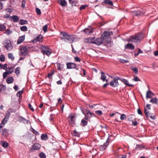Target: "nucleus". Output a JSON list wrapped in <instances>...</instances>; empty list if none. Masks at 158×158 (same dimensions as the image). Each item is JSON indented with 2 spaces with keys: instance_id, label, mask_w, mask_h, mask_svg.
<instances>
[{
  "instance_id": "nucleus-22",
  "label": "nucleus",
  "mask_w": 158,
  "mask_h": 158,
  "mask_svg": "<svg viewBox=\"0 0 158 158\" xmlns=\"http://www.w3.org/2000/svg\"><path fill=\"white\" fill-rule=\"evenodd\" d=\"M58 2L60 5L62 6H66L67 5V3L65 0H59Z\"/></svg>"
},
{
  "instance_id": "nucleus-33",
  "label": "nucleus",
  "mask_w": 158,
  "mask_h": 158,
  "mask_svg": "<svg viewBox=\"0 0 158 158\" xmlns=\"http://www.w3.org/2000/svg\"><path fill=\"white\" fill-rule=\"evenodd\" d=\"M20 23L21 25L26 24L27 23V21L23 19H20Z\"/></svg>"
},
{
  "instance_id": "nucleus-31",
  "label": "nucleus",
  "mask_w": 158,
  "mask_h": 158,
  "mask_svg": "<svg viewBox=\"0 0 158 158\" xmlns=\"http://www.w3.org/2000/svg\"><path fill=\"white\" fill-rule=\"evenodd\" d=\"M41 139L42 140H47L48 139L47 135L42 134L41 136Z\"/></svg>"
},
{
  "instance_id": "nucleus-9",
  "label": "nucleus",
  "mask_w": 158,
  "mask_h": 158,
  "mask_svg": "<svg viewBox=\"0 0 158 158\" xmlns=\"http://www.w3.org/2000/svg\"><path fill=\"white\" fill-rule=\"evenodd\" d=\"M85 33L89 35L93 32V28L91 27L86 28L84 30Z\"/></svg>"
},
{
  "instance_id": "nucleus-58",
  "label": "nucleus",
  "mask_w": 158,
  "mask_h": 158,
  "mask_svg": "<svg viewBox=\"0 0 158 158\" xmlns=\"http://www.w3.org/2000/svg\"><path fill=\"white\" fill-rule=\"evenodd\" d=\"M150 117L152 119H154L155 118V116L154 115H152L151 114H148V117Z\"/></svg>"
},
{
  "instance_id": "nucleus-28",
  "label": "nucleus",
  "mask_w": 158,
  "mask_h": 158,
  "mask_svg": "<svg viewBox=\"0 0 158 158\" xmlns=\"http://www.w3.org/2000/svg\"><path fill=\"white\" fill-rule=\"evenodd\" d=\"M57 67L58 70H62L63 69V65L60 63H58L57 65Z\"/></svg>"
},
{
  "instance_id": "nucleus-3",
  "label": "nucleus",
  "mask_w": 158,
  "mask_h": 158,
  "mask_svg": "<svg viewBox=\"0 0 158 158\" xmlns=\"http://www.w3.org/2000/svg\"><path fill=\"white\" fill-rule=\"evenodd\" d=\"M41 52L44 55H45L47 56H49L52 52L48 46L42 45L41 47Z\"/></svg>"
},
{
  "instance_id": "nucleus-64",
  "label": "nucleus",
  "mask_w": 158,
  "mask_h": 158,
  "mask_svg": "<svg viewBox=\"0 0 158 158\" xmlns=\"http://www.w3.org/2000/svg\"><path fill=\"white\" fill-rule=\"evenodd\" d=\"M137 112L139 114L142 115V113L140 109H139L137 110Z\"/></svg>"
},
{
  "instance_id": "nucleus-37",
  "label": "nucleus",
  "mask_w": 158,
  "mask_h": 158,
  "mask_svg": "<svg viewBox=\"0 0 158 158\" xmlns=\"http://www.w3.org/2000/svg\"><path fill=\"white\" fill-rule=\"evenodd\" d=\"M72 134L74 136L78 137L79 136V133L76 130H74L73 131V132Z\"/></svg>"
},
{
  "instance_id": "nucleus-56",
  "label": "nucleus",
  "mask_w": 158,
  "mask_h": 158,
  "mask_svg": "<svg viewBox=\"0 0 158 158\" xmlns=\"http://www.w3.org/2000/svg\"><path fill=\"white\" fill-rule=\"evenodd\" d=\"M133 80L134 81H140V80L138 78V77L137 76H135L134 77V78L133 79Z\"/></svg>"
},
{
  "instance_id": "nucleus-18",
  "label": "nucleus",
  "mask_w": 158,
  "mask_h": 158,
  "mask_svg": "<svg viewBox=\"0 0 158 158\" xmlns=\"http://www.w3.org/2000/svg\"><path fill=\"white\" fill-rule=\"evenodd\" d=\"M10 115V113L7 114H6V116H7L8 117H9ZM8 120V117H5L2 121L1 123L3 124L4 125H5L7 122Z\"/></svg>"
},
{
  "instance_id": "nucleus-13",
  "label": "nucleus",
  "mask_w": 158,
  "mask_h": 158,
  "mask_svg": "<svg viewBox=\"0 0 158 158\" xmlns=\"http://www.w3.org/2000/svg\"><path fill=\"white\" fill-rule=\"evenodd\" d=\"M94 38H87L85 40V42L86 43H90L94 44Z\"/></svg>"
},
{
  "instance_id": "nucleus-38",
  "label": "nucleus",
  "mask_w": 158,
  "mask_h": 158,
  "mask_svg": "<svg viewBox=\"0 0 158 158\" xmlns=\"http://www.w3.org/2000/svg\"><path fill=\"white\" fill-rule=\"evenodd\" d=\"M86 114V115H89V118L93 117H95V115L94 113L90 112L89 111H88Z\"/></svg>"
},
{
  "instance_id": "nucleus-17",
  "label": "nucleus",
  "mask_w": 158,
  "mask_h": 158,
  "mask_svg": "<svg viewBox=\"0 0 158 158\" xmlns=\"http://www.w3.org/2000/svg\"><path fill=\"white\" fill-rule=\"evenodd\" d=\"M110 35V33L109 32L105 31L104 32L103 34L102 35L104 37V40H106V39H107L109 37Z\"/></svg>"
},
{
  "instance_id": "nucleus-25",
  "label": "nucleus",
  "mask_w": 158,
  "mask_h": 158,
  "mask_svg": "<svg viewBox=\"0 0 158 158\" xmlns=\"http://www.w3.org/2000/svg\"><path fill=\"white\" fill-rule=\"evenodd\" d=\"M10 18L13 19L14 22H17L19 19V18L16 15H13L12 16H10Z\"/></svg>"
},
{
  "instance_id": "nucleus-43",
  "label": "nucleus",
  "mask_w": 158,
  "mask_h": 158,
  "mask_svg": "<svg viewBox=\"0 0 158 158\" xmlns=\"http://www.w3.org/2000/svg\"><path fill=\"white\" fill-rule=\"evenodd\" d=\"M5 33L7 35H9L11 33H12V31L10 30L7 29L5 31Z\"/></svg>"
},
{
  "instance_id": "nucleus-15",
  "label": "nucleus",
  "mask_w": 158,
  "mask_h": 158,
  "mask_svg": "<svg viewBox=\"0 0 158 158\" xmlns=\"http://www.w3.org/2000/svg\"><path fill=\"white\" fill-rule=\"evenodd\" d=\"M25 36L23 35L20 37L18 39L17 42V44H19L22 43L25 39Z\"/></svg>"
},
{
  "instance_id": "nucleus-30",
  "label": "nucleus",
  "mask_w": 158,
  "mask_h": 158,
  "mask_svg": "<svg viewBox=\"0 0 158 158\" xmlns=\"http://www.w3.org/2000/svg\"><path fill=\"white\" fill-rule=\"evenodd\" d=\"M87 122L85 121L84 119H82L81 121V125L83 127H85V126L87 125Z\"/></svg>"
},
{
  "instance_id": "nucleus-49",
  "label": "nucleus",
  "mask_w": 158,
  "mask_h": 158,
  "mask_svg": "<svg viewBox=\"0 0 158 158\" xmlns=\"http://www.w3.org/2000/svg\"><path fill=\"white\" fill-rule=\"evenodd\" d=\"M95 113L99 115H101L102 114V112L100 110H97L95 111Z\"/></svg>"
},
{
  "instance_id": "nucleus-47",
  "label": "nucleus",
  "mask_w": 158,
  "mask_h": 158,
  "mask_svg": "<svg viewBox=\"0 0 158 158\" xmlns=\"http://www.w3.org/2000/svg\"><path fill=\"white\" fill-rule=\"evenodd\" d=\"M15 72L17 75L19 74V67H17L15 69Z\"/></svg>"
},
{
  "instance_id": "nucleus-29",
  "label": "nucleus",
  "mask_w": 158,
  "mask_h": 158,
  "mask_svg": "<svg viewBox=\"0 0 158 158\" xmlns=\"http://www.w3.org/2000/svg\"><path fill=\"white\" fill-rule=\"evenodd\" d=\"M104 2L106 4H108L110 6H112L113 5V3L111 0H104Z\"/></svg>"
},
{
  "instance_id": "nucleus-5",
  "label": "nucleus",
  "mask_w": 158,
  "mask_h": 158,
  "mask_svg": "<svg viewBox=\"0 0 158 158\" xmlns=\"http://www.w3.org/2000/svg\"><path fill=\"white\" fill-rule=\"evenodd\" d=\"M103 41L106 42H107L106 40H104V37L103 35H101L100 37L97 39L96 40L94 39V44H96L98 45H99L102 43Z\"/></svg>"
},
{
  "instance_id": "nucleus-51",
  "label": "nucleus",
  "mask_w": 158,
  "mask_h": 158,
  "mask_svg": "<svg viewBox=\"0 0 158 158\" xmlns=\"http://www.w3.org/2000/svg\"><path fill=\"white\" fill-rule=\"evenodd\" d=\"M36 11L38 15H40L41 14L40 10L37 8H36Z\"/></svg>"
},
{
  "instance_id": "nucleus-44",
  "label": "nucleus",
  "mask_w": 158,
  "mask_h": 158,
  "mask_svg": "<svg viewBox=\"0 0 158 158\" xmlns=\"http://www.w3.org/2000/svg\"><path fill=\"white\" fill-rule=\"evenodd\" d=\"M47 29L48 25H46L44 26L42 28V29L44 32H45L47 31Z\"/></svg>"
},
{
  "instance_id": "nucleus-11",
  "label": "nucleus",
  "mask_w": 158,
  "mask_h": 158,
  "mask_svg": "<svg viewBox=\"0 0 158 158\" xmlns=\"http://www.w3.org/2000/svg\"><path fill=\"white\" fill-rule=\"evenodd\" d=\"M67 67L68 69H74L75 68L76 64L73 63H67Z\"/></svg>"
},
{
  "instance_id": "nucleus-55",
  "label": "nucleus",
  "mask_w": 158,
  "mask_h": 158,
  "mask_svg": "<svg viewBox=\"0 0 158 158\" xmlns=\"http://www.w3.org/2000/svg\"><path fill=\"white\" fill-rule=\"evenodd\" d=\"M74 59H75V60L76 61H77V62H80V61L81 60L80 59V58L78 56L75 57H74Z\"/></svg>"
},
{
  "instance_id": "nucleus-8",
  "label": "nucleus",
  "mask_w": 158,
  "mask_h": 158,
  "mask_svg": "<svg viewBox=\"0 0 158 158\" xmlns=\"http://www.w3.org/2000/svg\"><path fill=\"white\" fill-rule=\"evenodd\" d=\"M120 78L119 77H117V79H114L110 81V84L112 86L115 87L118 85L119 84L118 82V80H119Z\"/></svg>"
},
{
  "instance_id": "nucleus-14",
  "label": "nucleus",
  "mask_w": 158,
  "mask_h": 158,
  "mask_svg": "<svg viewBox=\"0 0 158 158\" xmlns=\"http://www.w3.org/2000/svg\"><path fill=\"white\" fill-rule=\"evenodd\" d=\"M119 80H120L121 81L123 82L125 85H126L127 86H133L134 85H131L130 84H129L128 83V81H127V80H126L124 79L123 78H122L121 79H120Z\"/></svg>"
},
{
  "instance_id": "nucleus-63",
  "label": "nucleus",
  "mask_w": 158,
  "mask_h": 158,
  "mask_svg": "<svg viewBox=\"0 0 158 158\" xmlns=\"http://www.w3.org/2000/svg\"><path fill=\"white\" fill-rule=\"evenodd\" d=\"M69 2L72 5L73 3H74V2H76V0H69Z\"/></svg>"
},
{
  "instance_id": "nucleus-24",
  "label": "nucleus",
  "mask_w": 158,
  "mask_h": 158,
  "mask_svg": "<svg viewBox=\"0 0 158 158\" xmlns=\"http://www.w3.org/2000/svg\"><path fill=\"white\" fill-rule=\"evenodd\" d=\"M6 81L8 84H10L14 81V79L12 77H9L6 79Z\"/></svg>"
},
{
  "instance_id": "nucleus-46",
  "label": "nucleus",
  "mask_w": 158,
  "mask_h": 158,
  "mask_svg": "<svg viewBox=\"0 0 158 158\" xmlns=\"http://www.w3.org/2000/svg\"><path fill=\"white\" fill-rule=\"evenodd\" d=\"M40 158H46L45 154L43 152H41L40 154Z\"/></svg>"
},
{
  "instance_id": "nucleus-23",
  "label": "nucleus",
  "mask_w": 158,
  "mask_h": 158,
  "mask_svg": "<svg viewBox=\"0 0 158 158\" xmlns=\"http://www.w3.org/2000/svg\"><path fill=\"white\" fill-rule=\"evenodd\" d=\"M150 102L152 103L158 105V99L153 98L150 100Z\"/></svg>"
},
{
  "instance_id": "nucleus-36",
  "label": "nucleus",
  "mask_w": 158,
  "mask_h": 158,
  "mask_svg": "<svg viewBox=\"0 0 158 158\" xmlns=\"http://www.w3.org/2000/svg\"><path fill=\"white\" fill-rule=\"evenodd\" d=\"M6 29V27L3 24H0V31H4Z\"/></svg>"
},
{
  "instance_id": "nucleus-45",
  "label": "nucleus",
  "mask_w": 158,
  "mask_h": 158,
  "mask_svg": "<svg viewBox=\"0 0 158 158\" xmlns=\"http://www.w3.org/2000/svg\"><path fill=\"white\" fill-rule=\"evenodd\" d=\"M131 70L136 74L138 73V69L136 68H131Z\"/></svg>"
},
{
  "instance_id": "nucleus-39",
  "label": "nucleus",
  "mask_w": 158,
  "mask_h": 158,
  "mask_svg": "<svg viewBox=\"0 0 158 158\" xmlns=\"http://www.w3.org/2000/svg\"><path fill=\"white\" fill-rule=\"evenodd\" d=\"M8 143L6 142H3L2 144V146L4 148H6L8 146Z\"/></svg>"
},
{
  "instance_id": "nucleus-10",
  "label": "nucleus",
  "mask_w": 158,
  "mask_h": 158,
  "mask_svg": "<svg viewBox=\"0 0 158 158\" xmlns=\"http://www.w3.org/2000/svg\"><path fill=\"white\" fill-rule=\"evenodd\" d=\"M108 139L106 142L105 143L102 145H101L100 146V148L101 150H105L107 146L108 145L109 142L108 141Z\"/></svg>"
},
{
  "instance_id": "nucleus-19",
  "label": "nucleus",
  "mask_w": 158,
  "mask_h": 158,
  "mask_svg": "<svg viewBox=\"0 0 158 158\" xmlns=\"http://www.w3.org/2000/svg\"><path fill=\"white\" fill-rule=\"evenodd\" d=\"M41 147L40 145L37 143L35 144L32 146V149L35 150H38Z\"/></svg>"
},
{
  "instance_id": "nucleus-53",
  "label": "nucleus",
  "mask_w": 158,
  "mask_h": 158,
  "mask_svg": "<svg viewBox=\"0 0 158 158\" xmlns=\"http://www.w3.org/2000/svg\"><path fill=\"white\" fill-rule=\"evenodd\" d=\"M26 0H22V7H24L25 4L26 2Z\"/></svg>"
},
{
  "instance_id": "nucleus-60",
  "label": "nucleus",
  "mask_w": 158,
  "mask_h": 158,
  "mask_svg": "<svg viewBox=\"0 0 158 158\" xmlns=\"http://www.w3.org/2000/svg\"><path fill=\"white\" fill-rule=\"evenodd\" d=\"M7 69L9 70L8 71H9L10 73H12L13 71V69L12 67L8 68Z\"/></svg>"
},
{
  "instance_id": "nucleus-21",
  "label": "nucleus",
  "mask_w": 158,
  "mask_h": 158,
  "mask_svg": "<svg viewBox=\"0 0 158 158\" xmlns=\"http://www.w3.org/2000/svg\"><path fill=\"white\" fill-rule=\"evenodd\" d=\"M125 48H129L131 50H133L134 48V46L133 44H131L128 43L126 45H125Z\"/></svg>"
},
{
  "instance_id": "nucleus-62",
  "label": "nucleus",
  "mask_w": 158,
  "mask_h": 158,
  "mask_svg": "<svg viewBox=\"0 0 158 158\" xmlns=\"http://www.w3.org/2000/svg\"><path fill=\"white\" fill-rule=\"evenodd\" d=\"M32 132L34 133L35 135H39V133L37 132V131H36L34 129H32Z\"/></svg>"
},
{
  "instance_id": "nucleus-57",
  "label": "nucleus",
  "mask_w": 158,
  "mask_h": 158,
  "mask_svg": "<svg viewBox=\"0 0 158 158\" xmlns=\"http://www.w3.org/2000/svg\"><path fill=\"white\" fill-rule=\"evenodd\" d=\"M7 75H8V74L7 72H5L4 73L3 75V78L5 79L7 77Z\"/></svg>"
},
{
  "instance_id": "nucleus-32",
  "label": "nucleus",
  "mask_w": 158,
  "mask_h": 158,
  "mask_svg": "<svg viewBox=\"0 0 158 158\" xmlns=\"http://www.w3.org/2000/svg\"><path fill=\"white\" fill-rule=\"evenodd\" d=\"M6 89V86L5 85L2 84L0 85V92L2 90L5 91Z\"/></svg>"
},
{
  "instance_id": "nucleus-50",
  "label": "nucleus",
  "mask_w": 158,
  "mask_h": 158,
  "mask_svg": "<svg viewBox=\"0 0 158 158\" xmlns=\"http://www.w3.org/2000/svg\"><path fill=\"white\" fill-rule=\"evenodd\" d=\"M7 132V130L6 129H4L2 130V134L4 135H5V133H6Z\"/></svg>"
},
{
  "instance_id": "nucleus-40",
  "label": "nucleus",
  "mask_w": 158,
  "mask_h": 158,
  "mask_svg": "<svg viewBox=\"0 0 158 158\" xmlns=\"http://www.w3.org/2000/svg\"><path fill=\"white\" fill-rule=\"evenodd\" d=\"M8 57L9 58L11 59V60H13L14 59L15 57L11 53H9L8 54Z\"/></svg>"
},
{
  "instance_id": "nucleus-1",
  "label": "nucleus",
  "mask_w": 158,
  "mask_h": 158,
  "mask_svg": "<svg viewBox=\"0 0 158 158\" xmlns=\"http://www.w3.org/2000/svg\"><path fill=\"white\" fill-rule=\"evenodd\" d=\"M60 38L62 40H64L66 42H69L71 43L73 42L74 39V37L73 35H71L65 33L63 32L60 33Z\"/></svg>"
},
{
  "instance_id": "nucleus-42",
  "label": "nucleus",
  "mask_w": 158,
  "mask_h": 158,
  "mask_svg": "<svg viewBox=\"0 0 158 158\" xmlns=\"http://www.w3.org/2000/svg\"><path fill=\"white\" fill-rule=\"evenodd\" d=\"M88 6V5H81L79 8L80 10H81L83 9H84L86 7Z\"/></svg>"
},
{
  "instance_id": "nucleus-54",
  "label": "nucleus",
  "mask_w": 158,
  "mask_h": 158,
  "mask_svg": "<svg viewBox=\"0 0 158 158\" xmlns=\"http://www.w3.org/2000/svg\"><path fill=\"white\" fill-rule=\"evenodd\" d=\"M28 107H29V108L31 110L33 111H34V109L32 107V106L31 105L30 103H29L28 104Z\"/></svg>"
},
{
  "instance_id": "nucleus-20",
  "label": "nucleus",
  "mask_w": 158,
  "mask_h": 158,
  "mask_svg": "<svg viewBox=\"0 0 158 158\" xmlns=\"http://www.w3.org/2000/svg\"><path fill=\"white\" fill-rule=\"evenodd\" d=\"M154 95L150 91H148L146 93V98H151Z\"/></svg>"
},
{
  "instance_id": "nucleus-7",
  "label": "nucleus",
  "mask_w": 158,
  "mask_h": 158,
  "mask_svg": "<svg viewBox=\"0 0 158 158\" xmlns=\"http://www.w3.org/2000/svg\"><path fill=\"white\" fill-rule=\"evenodd\" d=\"M75 115L73 114H69L68 120L69 122V123L71 125L74 124L75 122Z\"/></svg>"
},
{
  "instance_id": "nucleus-48",
  "label": "nucleus",
  "mask_w": 158,
  "mask_h": 158,
  "mask_svg": "<svg viewBox=\"0 0 158 158\" xmlns=\"http://www.w3.org/2000/svg\"><path fill=\"white\" fill-rule=\"evenodd\" d=\"M126 117L124 114H122L120 116V119L122 120H123L126 119Z\"/></svg>"
},
{
  "instance_id": "nucleus-41",
  "label": "nucleus",
  "mask_w": 158,
  "mask_h": 158,
  "mask_svg": "<svg viewBox=\"0 0 158 158\" xmlns=\"http://www.w3.org/2000/svg\"><path fill=\"white\" fill-rule=\"evenodd\" d=\"M119 60L120 62L123 63H127L129 61L127 60H125L123 59H120Z\"/></svg>"
},
{
  "instance_id": "nucleus-16",
  "label": "nucleus",
  "mask_w": 158,
  "mask_h": 158,
  "mask_svg": "<svg viewBox=\"0 0 158 158\" xmlns=\"http://www.w3.org/2000/svg\"><path fill=\"white\" fill-rule=\"evenodd\" d=\"M132 14L134 16H139L141 15L142 13L140 10L135 11L133 12Z\"/></svg>"
},
{
  "instance_id": "nucleus-26",
  "label": "nucleus",
  "mask_w": 158,
  "mask_h": 158,
  "mask_svg": "<svg viewBox=\"0 0 158 158\" xmlns=\"http://www.w3.org/2000/svg\"><path fill=\"white\" fill-rule=\"evenodd\" d=\"M19 119L22 122H23L25 123H28L29 122V121L28 120L24 118L23 117H19Z\"/></svg>"
},
{
  "instance_id": "nucleus-59",
  "label": "nucleus",
  "mask_w": 158,
  "mask_h": 158,
  "mask_svg": "<svg viewBox=\"0 0 158 158\" xmlns=\"http://www.w3.org/2000/svg\"><path fill=\"white\" fill-rule=\"evenodd\" d=\"M54 71H53L50 74H48V77L50 78V79H51L52 78V75L54 73Z\"/></svg>"
},
{
  "instance_id": "nucleus-35",
  "label": "nucleus",
  "mask_w": 158,
  "mask_h": 158,
  "mask_svg": "<svg viewBox=\"0 0 158 158\" xmlns=\"http://www.w3.org/2000/svg\"><path fill=\"white\" fill-rule=\"evenodd\" d=\"M21 30L23 31H27V27L25 26H23L20 27Z\"/></svg>"
},
{
  "instance_id": "nucleus-61",
  "label": "nucleus",
  "mask_w": 158,
  "mask_h": 158,
  "mask_svg": "<svg viewBox=\"0 0 158 158\" xmlns=\"http://www.w3.org/2000/svg\"><path fill=\"white\" fill-rule=\"evenodd\" d=\"M4 18L6 19L9 18L10 19H11L10 16V15L9 14H6V15H5L4 16Z\"/></svg>"
},
{
  "instance_id": "nucleus-2",
  "label": "nucleus",
  "mask_w": 158,
  "mask_h": 158,
  "mask_svg": "<svg viewBox=\"0 0 158 158\" xmlns=\"http://www.w3.org/2000/svg\"><path fill=\"white\" fill-rule=\"evenodd\" d=\"M143 38L142 33H140L132 35L130 38V41L132 43H137L140 42Z\"/></svg>"
},
{
  "instance_id": "nucleus-12",
  "label": "nucleus",
  "mask_w": 158,
  "mask_h": 158,
  "mask_svg": "<svg viewBox=\"0 0 158 158\" xmlns=\"http://www.w3.org/2000/svg\"><path fill=\"white\" fill-rule=\"evenodd\" d=\"M43 38V36L41 35H38L35 39L33 40V41L34 42H36L37 41L42 42V39Z\"/></svg>"
},
{
  "instance_id": "nucleus-34",
  "label": "nucleus",
  "mask_w": 158,
  "mask_h": 158,
  "mask_svg": "<svg viewBox=\"0 0 158 158\" xmlns=\"http://www.w3.org/2000/svg\"><path fill=\"white\" fill-rule=\"evenodd\" d=\"M7 64H5L4 65H3L0 63V68H2L4 70H6L7 69Z\"/></svg>"
},
{
  "instance_id": "nucleus-52",
  "label": "nucleus",
  "mask_w": 158,
  "mask_h": 158,
  "mask_svg": "<svg viewBox=\"0 0 158 158\" xmlns=\"http://www.w3.org/2000/svg\"><path fill=\"white\" fill-rule=\"evenodd\" d=\"M0 60L1 61H4L5 60V57L3 55L0 56Z\"/></svg>"
},
{
  "instance_id": "nucleus-4",
  "label": "nucleus",
  "mask_w": 158,
  "mask_h": 158,
  "mask_svg": "<svg viewBox=\"0 0 158 158\" xmlns=\"http://www.w3.org/2000/svg\"><path fill=\"white\" fill-rule=\"evenodd\" d=\"M29 48V47L28 46H21L20 48V53L19 55L23 56H26L28 52V50Z\"/></svg>"
},
{
  "instance_id": "nucleus-27",
  "label": "nucleus",
  "mask_w": 158,
  "mask_h": 158,
  "mask_svg": "<svg viewBox=\"0 0 158 158\" xmlns=\"http://www.w3.org/2000/svg\"><path fill=\"white\" fill-rule=\"evenodd\" d=\"M101 76L100 78L103 81H105L106 78V77L105 75V73L103 72H102L101 73Z\"/></svg>"
},
{
  "instance_id": "nucleus-6",
  "label": "nucleus",
  "mask_w": 158,
  "mask_h": 158,
  "mask_svg": "<svg viewBox=\"0 0 158 158\" xmlns=\"http://www.w3.org/2000/svg\"><path fill=\"white\" fill-rule=\"evenodd\" d=\"M3 44L6 48L8 50H10L13 48V46L10 40H5Z\"/></svg>"
}]
</instances>
